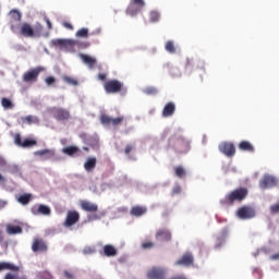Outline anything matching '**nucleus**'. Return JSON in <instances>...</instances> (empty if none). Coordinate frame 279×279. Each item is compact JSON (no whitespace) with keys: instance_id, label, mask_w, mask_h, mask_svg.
<instances>
[{"instance_id":"nucleus-1","label":"nucleus","mask_w":279,"mask_h":279,"mask_svg":"<svg viewBox=\"0 0 279 279\" xmlns=\"http://www.w3.org/2000/svg\"><path fill=\"white\" fill-rule=\"evenodd\" d=\"M248 191L246 187H239L230 192L220 201L222 206H233L234 202H243L247 197Z\"/></svg>"},{"instance_id":"nucleus-2","label":"nucleus","mask_w":279,"mask_h":279,"mask_svg":"<svg viewBox=\"0 0 279 279\" xmlns=\"http://www.w3.org/2000/svg\"><path fill=\"white\" fill-rule=\"evenodd\" d=\"M169 145H172L174 149H178L181 153L189 151L190 143L189 140L174 135L169 140Z\"/></svg>"},{"instance_id":"nucleus-3","label":"nucleus","mask_w":279,"mask_h":279,"mask_svg":"<svg viewBox=\"0 0 279 279\" xmlns=\"http://www.w3.org/2000/svg\"><path fill=\"white\" fill-rule=\"evenodd\" d=\"M104 89L109 95H116L117 93H121V90H123V83L119 80H110L105 82Z\"/></svg>"},{"instance_id":"nucleus-4","label":"nucleus","mask_w":279,"mask_h":279,"mask_svg":"<svg viewBox=\"0 0 279 279\" xmlns=\"http://www.w3.org/2000/svg\"><path fill=\"white\" fill-rule=\"evenodd\" d=\"M50 113L57 121H69L71 119V112L64 108L52 107Z\"/></svg>"},{"instance_id":"nucleus-5","label":"nucleus","mask_w":279,"mask_h":279,"mask_svg":"<svg viewBox=\"0 0 279 279\" xmlns=\"http://www.w3.org/2000/svg\"><path fill=\"white\" fill-rule=\"evenodd\" d=\"M145 8V0H131L130 5L126 8L129 16H136Z\"/></svg>"},{"instance_id":"nucleus-6","label":"nucleus","mask_w":279,"mask_h":279,"mask_svg":"<svg viewBox=\"0 0 279 279\" xmlns=\"http://www.w3.org/2000/svg\"><path fill=\"white\" fill-rule=\"evenodd\" d=\"M278 184V179L271 174H265L260 180H259V189L263 191L267 189H274V186H277Z\"/></svg>"},{"instance_id":"nucleus-7","label":"nucleus","mask_w":279,"mask_h":279,"mask_svg":"<svg viewBox=\"0 0 279 279\" xmlns=\"http://www.w3.org/2000/svg\"><path fill=\"white\" fill-rule=\"evenodd\" d=\"M125 121V118L118 117V118H111L106 113H102L100 116V123L101 125H112V128H117L118 125H121Z\"/></svg>"},{"instance_id":"nucleus-8","label":"nucleus","mask_w":279,"mask_h":279,"mask_svg":"<svg viewBox=\"0 0 279 279\" xmlns=\"http://www.w3.org/2000/svg\"><path fill=\"white\" fill-rule=\"evenodd\" d=\"M236 216L239 219L247 220V219H254L256 217V210L250 206H243L238 209Z\"/></svg>"},{"instance_id":"nucleus-9","label":"nucleus","mask_w":279,"mask_h":279,"mask_svg":"<svg viewBox=\"0 0 279 279\" xmlns=\"http://www.w3.org/2000/svg\"><path fill=\"white\" fill-rule=\"evenodd\" d=\"M219 151L221 154H225V156H228V158H232L236 154V148L234 147V144L230 142H223L218 146Z\"/></svg>"},{"instance_id":"nucleus-10","label":"nucleus","mask_w":279,"mask_h":279,"mask_svg":"<svg viewBox=\"0 0 279 279\" xmlns=\"http://www.w3.org/2000/svg\"><path fill=\"white\" fill-rule=\"evenodd\" d=\"M77 221H80V213H77L75 210L68 211L65 221L63 222V226H64V228H71V227L75 226V223H77Z\"/></svg>"},{"instance_id":"nucleus-11","label":"nucleus","mask_w":279,"mask_h":279,"mask_svg":"<svg viewBox=\"0 0 279 279\" xmlns=\"http://www.w3.org/2000/svg\"><path fill=\"white\" fill-rule=\"evenodd\" d=\"M31 213L33 215H44V217H49L51 215V208L47 205H35L32 207Z\"/></svg>"},{"instance_id":"nucleus-12","label":"nucleus","mask_w":279,"mask_h":279,"mask_svg":"<svg viewBox=\"0 0 279 279\" xmlns=\"http://www.w3.org/2000/svg\"><path fill=\"white\" fill-rule=\"evenodd\" d=\"M49 250V246H47V242H45V240L40 239V238H36L33 241L32 244V251L33 252H47Z\"/></svg>"},{"instance_id":"nucleus-13","label":"nucleus","mask_w":279,"mask_h":279,"mask_svg":"<svg viewBox=\"0 0 279 279\" xmlns=\"http://www.w3.org/2000/svg\"><path fill=\"white\" fill-rule=\"evenodd\" d=\"M167 270L165 268H153L147 272L148 279H165Z\"/></svg>"},{"instance_id":"nucleus-14","label":"nucleus","mask_w":279,"mask_h":279,"mask_svg":"<svg viewBox=\"0 0 279 279\" xmlns=\"http://www.w3.org/2000/svg\"><path fill=\"white\" fill-rule=\"evenodd\" d=\"M35 156H39L40 158H44V160H51V158L56 157V150L54 149H41V150H36Z\"/></svg>"},{"instance_id":"nucleus-15","label":"nucleus","mask_w":279,"mask_h":279,"mask_svg":"<svg viewBox=\"0 0 279 279\" xmlns=\"http://www.w3.org/2000/svg\"><path fill=\"white\" fill-rule=\"evenodd\" d=\"M193 263H194L193 254L185 253L182 255V257L179 260L175 262V265H182L183 267H191Z\"/></svg>"},{"instance_id":"nucleus-16","label":"nucleus","mask_w":279,"mask_h":279,"mask_svg":"<svg viewBox=\"0 0 279 279\" xmlns=\"http://www.w3.org/2000/svg\"><path fill=\"white\" fill-rule=\"evenodd\" d=\"M20 34L25 38H34V27L29 23H23L21 25Z\"/></svg>"},{"instance_id":"nucleus-17","label":"nucleus","mask_w":279,"mask_h":279,"mask_svg":"<svg viewBox=\"0 0 279 279\" xmlns=\"http://www.w3.org/2000/svg\"><path fill=\"white\" fill-rule=\"evenodd\" d=\"M34 32V38H38L43 36L44 38H49V32H45V26L40 23H36L35 26L33 27Z\"/></svg>"},{"instance_id":"nucleus-18","label":"nucleus","mask_w":279,"mask_h":279,"mask_svg":"<svg viewBox=\"0 0 279 279\" xmlns=\"http://www.w3.org/2000/svg\"><path fill=\"white\" fill-rule=\"evenodd\" d=\"M40 74V70L33 69L23 75V82H36L38 80V75Z\"/></svg>"},{"instance_id":"nucleus-19","label":"nucleus","mask_w":279,"mask_h":279,"mask_svg":"<svg viewBox=\"0 0 279 279\" xmlns=\"http://www.w3.org/2000/svg\"><path fill=\"white\" fill-rule=\"evenodd\" d=\"M81 208L82 210H85V213H97L99 210V206H97V204L88 201L81 202Z\"/></svg>"},{"instance_id":"nucleus-20","label":"nucleus","mask_w":279,"mask_h":279,"mask_svg":"<svg viewBox=\"0 0 279 279\" xmlns=\"http://www.w3.org/2000/svg\"><path fill=\"white\" fill-rule=\"evenodd\" d=\"M173 114H175V104L174 102L166 104L162 110V117L167 119L169 117H173Z\"/></svg>"},{"instance_id":"nucleus-21","label":"nucleus","mask_w":279,"mask_h":279,"mask_svg":"<svg viewBox=\"0 0 279 279\" xmlns=\"http://www.w3.org/2000/svg\"><path fill=\"white\" fill-rule=\"evenodd\" d=\"M21 268L9 262H0V271H20Z\"/></svg>"},{"instance_id":"nucleus-22","label":"nucleus","mask_w":279,"mask_h":279,"mask_svg":"<svg viewBox=\"0 0 279 279\" xmlns=\"http://www.w3.org/2000/svg\"><path fill=\"white\" fill-rule=\"evenodd\" d=\"M52 47H65L69 48L71 45H74L73 39H52L51 40Z\"/></svg>"},{"instance_id":"nucleus-23","label":"nucleus","mask_w":279,"mask_h":279,"mask_svg":"<svg viewBox=\"0 0 279 279\" xmlns=\"http://www.w3.org/2000/svg\"><path fill=\"white\" fill-rule=\"evenodd\" d=\"M81 60L88 66V69H95V64H97V59L88 56V54H80Z\"/></svg>"},{"instance_id":"nucleus-24","label":"nucleus","mask_w":279,"mask_h":279,"mask_svg":"<svg viewBox=\"0 0 279 279\" xmlns=\"http://www.w3.org/2000/svg\"><path fill=\"white\" fill-rule=\"evenodd\" d=\"M156 239H162V241H171V231L167 229H159L156 232Z\"/></svg>"},{"instance_id":"nucleus-25","label":"nucleus","mask_w":279,"mask_h":279,"mask_svg":"<svg viewBox=\"0 0 279 279\" xmlns=\"http://www.w3.org/2000/svg\"><path fill=\"white\" fill-rule=\"evenodd\" d=\"M147 213V207L143 206H134L131 208V215L132 217H143Z\"/></svg>"},{"instance_id":"nucleus-26","label":"nucleus","mask_w":279,"mask_h":279,"mask_svg":"<svg viewBox=\"0 0 279 279\" xmlns=\"http://www.w3.org/2000/svg\"><path fill=\"white\" fill-rule=\"evenodd\" d=\"M97 167V158L95 157H89L87 158V160L84 163V169L85 171H93V169H95Z\"/></svg>"},{"instance_id":"nucleus-27","label":"nucleus","mask_w":279,"mask_h":279,"mask_svg":"<svg viewBox=\"0 0 279 279\" xmlns=\"http://www.w3.org/2000/svg\"><path fill=\"white\" fill-rule=\"evenodd\" d=\"M239 149H241V151H250L251 154H254L255 151L254 145H252V143H250L248 141L240 142Z\"/></svg>"},{"instance_id":"nucleus-28","label":"nucleus","mask_w":279,"mask_h":279,"mask_svg":"<svg viewBox=\"0 0 279 279\" xmlns=\"http://www.w3.org/2000/svg\"><path fill=\"white\" fill-rule=\"evenodd\" d=\"M104 255L108 257L117 256V248L111 244H106L102 248Z\"/></svg>"},{"instance_id":"nucleus-29","label":"nucleus","mask_w":279,"mask_h":279,"mask_svg":"<svg viewBox=\"0 0 279 279\" xmlns=\"http://www.w3.org/2000/svg\"><path fill=\"white\" fill-rule=\"evenodd\" d=\"M23 232V228L21 226L7 225V234H21Z\"/></svg>"},{"instance_id":"nucleus-30","label":"nucleus","mask_w":279,"mask_h":279,"mask_svg":"<svg viewBox=\"0 0 279 279\" xmlns=\"http://www.w3.org/2000/svg\"><path fill=\"white\" fill-rule=\"evenodd\" d=\"M80 151V148L77 146H68L62 148V153L66 156H74V154H77Z\"/></svg>"},{"instance_id":"nucleus-31","label":"nucleus","mask_w":279,"mask_h":279,"mask_svg":"<svg viewBox=\"0 0 279 279\" xmlns=\"http://www.w3.org/2000/svg\"><path fill=\"white\" fill-rule=\"evenodd\" d=\"M17 202L23 206H27L32 202V194H22L19 196Z\"/></svg>"},{"instance_id":"nucleus-32","label":"nucleus","mask_w":279,"mask_h":279,"mask_svg":"<svg viewBox=\"0 0 279 279\" xmlns=\"http://www.w3.org/2000/svg\"><path fill=\"white\" fill-rule=\"evenodd\" d=\"M1 106L2 108H4V110H12V108H14V104L12 102V100L5 97L1 99Z\"/></svg>"},{"instance_id":"nucleus-33","label":"nucleus","mask_w":279,"mask_h":279,"mask_svg":"<svg viewBox=\"0 0 279 279\" xmlns=\"http://www.w3.org/2000/svg\"><path fill=\"white\" fill-rule=\"evenodd\" d=\"M40 120H38V118L34 117V116H26L25 118H23V123H26L27 125H32L34 123H39Z\"/></svg>"},{"instance_id":"nucleus-34","label":"nucleus","mask_w":279,"mask_h":279,"mask_svg":"<svg viewBox=\"0 0 279 279\" xmlns=\"http://www.w3.org/2000/svg\"><path fill=\"white\" fill-rule=\"evenodd\" d=\"M74 44L70 45V47H78V49H86L90 46L89 43H84L80 40H73Z\"/></svg>"},{"instance_id":"nucleus-35","label":"nucleus","mask_w":279,"mask_h":279,"mask_svg":"<svg viewBox=\"0 0 279 279\" xmlns=\"http://www.w3.org/2000/svg\"><path fill=\"white\" fill-rule=\"evenodd\" d=\"M174 173L177 178H184L186 175V170L182 166H178L174 168Z\"/></svg>"},{"instance_id":"nucleus-36","label":"nucleus","mask_w":279,"mask_h":279,"mask_svg":"<svg viewBox=\"0 0 279 279\" xmlns=\"http://www.w3.org/2000/svg\"><path fill=\"white\" fill-rule=\"evenodd\" d=\"M165 48L168 53H175V44L172 40H168Z\"/></svg>"},{"instance_id":"nucleus-37","label":"nucleus","mask_w":279,"mask_h":279,"mask_svg":"<svg viewBox=\"0 0 279 279\" xmlns=\"http://www.w3.org/2000/svg\"><path fill=\"white\" fill-rule=\"evenodd\" d=\"M150 23H158L160 21V13L157 11H151L149 13Z\"/></svg>"},{"instance_id":"nucleus-38","label":"nucleus","mask_w":279,"mask_h":279,"mask_svg":"<svg viewBox=\"0 0 279 279\" xmlns=\"http://www.w3.org/2000/svg\"><path fill=\"white\" fill-rule=\"evenodd\" d=\"M76 38H88V28H81L75 34Z\"/></svg>"},{"instance_id":"nucleus-39","label":"nucleus","mask_w":279,"mask_h":279,"mask_svg":"<svg viewBox=\"0 0 279 279\" xmlns=\"http://www.w3.org/2000/svg\"><path fill=\"white\" fill-rule=\"evenodd\" d=\"M63 82H65V84H69L70 86H77V80H75L74 77L71 76H63L62 77Z\"/></svg>"},{"instance_id":"nucleus-40","label":"nucleus","mask_w":279,"mask_h":279,"mask_svg":"<svg viewBox=\"0 0 279 279\" xmlns=\"http://www.w3.org/2000/svg\"><path fill=\"white\" fill-rule=\"evenodd\" d=\"M143 93L145 95H158V88L154 87V86H149L144 88Z\"/></svg>"},{"instance_id":"nucleus-41","label":"nucleus","mask_w":279,"mask_h":279,"mask_svg":"<svg viewBox=\"0 0 279 279\" xmlns=\"http://www.w3.org/2000/svg\"><path fill=\"white\" fill-rule=\"evenodd\" d=\"M3 279H27L25 276H19L16 272H8Z\"/></svg>"},{"instance_id":"nucleus-42","label":"nucleus","mask_w":279,"mask_h":279,"mask_svg":"<svg viewBox=\"0 0 279 279\" xmlns=\"http://www.w3.org/2000/svg\"><path fill=\"white\" fill-rule=\"evenodd\" d=\"M37 278L38 279H53V276L51 275V272L44 270L38 274Z\"/></svg>"},{"instance_id":"nucleus-43","label":"nucleus","mask_w":279,"mask_h":279,"mask_svg":"<svg viewBox=\"0 0 279 279\" xmlns=\"http://www.w3.org/2000/svg\"><path fill=\"white\" fill-rule=\"evenodd\" d=\"M10 16L13 19V21H21V12H19L16 9L11 10Z\"/></svg>"},{"instance_id":"nucleus-44","label":"nucleus","mask_w":279,"mask_h":279,"mask_svg":"<svg viewBox=\"0 0 279 279\" xmlns=\"http://www.w3.org/2000/svg\"><path fill=\"white\" fill-rule=\"evenodd\" d=\"M34 145H37V142L29 138L24 140L22 143V147H34Z\"/></svg>"},{"instance_id":"nucleus-45","label":"nucleus","mask_w":279,"mask_h":279,"mask_svg":"<svg viewBox=\"0 0 279 279\" xmlns=\"http://www.w3.org/2000/svg\"><path fill=\"white\" fill-rule=\"evenodd\" d=\"M153 247H156V243L151 241L142 243V250H153Z\"/></svg>"},{"instance_id":"nucleus-46","label":"nucleus","mask_w":279,"mask_h":279,"mask_svg":"<svg viewBox=\"0 0 279 279\" xmlns=\"http://www.w3.org/2000/svg\"><path fill=\"white\" fill-rule=\"evenodd\" d=\"M95 247L93 246H86L84 250H83V254L88 255V254H95Z\"/></svg>"},{"instance_id":"nucleus-47","label":"nucleus","mask_w":279,"mask_h":279,"mask_svg":"<svg viewBox=\"0 0 279 279\" xmlns=\"http://www.w3.org/2000/svg\"><path fill=\"white\" fill-rule=\"evenodd\" d=\"M270 213L272 215H278V213H279V203L270 206Z\"/></svg>"},{"instance_id":"nucleus-48","label":"nucleus","mask_w":279,"mask_h":279,"mask_svg":"<svg viewBox=\"0 0 279 279\" xmlns=\"http://www.w3.org/2000/svg\"><path fill=\"white\" fill-rule=\"evenodd\" d=\"M45 82H46L47 86H51L52 84H56V77L48 76V77H46Z\"/></svg>"},{"instance_id":"nucleus-49","label":"nucleus","mask_w":279,"mask_h":279,"mask_svg":"<svg viewBox=\"0 0 279 279\" xmlns=\"http://www.w3.org/2000/svg\"><path fill=\"white\" fill-rule=\"evenodd\" d=\"M132 149H134V146L132 144H128L124 148V154L126 156H130V154L132 153Z\"/></svg>"},{"instance_id":"nucleus-50","label":"nucleus","mask_w":279,"mask_h":279,"mask_svg":"<svg viewBox=\"0 0 279 279\" xmlns=\"http://www.w3.org/2000/svg\"><path fill=\"white\" fill-rule=\"evenodd\" d=\"M14 141H15V145H19L20 147H23V140L21 138L20 134L15 135Z\"/></svg>"},{"instance_id":"nucleus-51","label":"nucleus","mask_w":279,"mask_h":279,"mask_svg":"<svg viewBox=\"0 0 279 279\" xmlns=\"http://www.w3.org/2000/svg\"><path fill=\"white\" fill-rule=\"evenodd\" d=\"M63 276L66 279H75V275H73V272L69 271V270H64L63 271Z\"/></svg>"},{"instance_id":"nucleus-52","label":"nucleus","mask_w":279,"mask_h":279,"mask_svg":"<svg viewBox=\"0 0 279 279\" xmlns=\"http://www.w3.org/2000/svg\"><path fill=\"white\" fill-rule=\"evenodd\" d=\"M180 193H182V187H180V185H175L172 189V195H180Z\"/></svg>"},{"instance_id":"nucleus-53","label":"nucleus","mask_w":279,"mask_h":279,"mask_svg":"<svg viewBox=\"0 0 279 279\" xmlns=\"http://www.w3.org/2000/svg\"><path fill=\"white\" fill-rule=\"evenodd\" d=\"M44 21L46 22V25L49 31L53 29V25L51 24V21L49 20V17H44Z\"/></svg>"},{"instance_id":"nucleus-54","label":"nucleus","mask_w":279,"mask_h":279,"mask_svg":"<svg viewBox=\"0 0 279 279\" xmlns=\"http://www.w3.org/2000/svg\"><path fill=\"white\" fill-rule=\"evenodd\" d=\"M62 25H63V27H65V29H73V24H71L69 22H63Z\"/></svg>"},{"instance_id":"nucleus-55","label":"nucleus","mask_w":279,"mask_h":279,"mask_svg":"<svg viewBox=\"0 0 279 279\" xmlns=\"http://www.w3.org/2000/svg\"><path fill=\"white\" fill-rule=\"evenodd\" d=\"M191 66H193V61L187 59L185 63V69H191Z\"/></svg>"},{"instance_id":"nucleus-56","label":"nucleus","mask_w":279,"mask_h":279,"mask_svg":"<svg viewBox=\"0 0 279 279\" xmlns=\"http://www.w3.org/2000/svg\"><path fill=\"white\" fill-rule=\"evenodd\" d=\"M98 80H100L101 82H106V74L99 73L98 74Z\"/></svg>"},{"instance_id":"nucleus-57","label":"nucleus","mask_w":279,"mask_h":279,"mask_svg":"<svg viewBox=\"0 0 279 279\" xmlns=\"http://www.w3.org/2000/svg\"><path fill=\"white\" fill-rule=\"evenodd\" d=\"M271 260H279V253H276L270 256Z\"/></svg>"},{"instance_id":"nucleus-58","label":"nucleus","mask_w":279,"mask_h":279,"mask_svg":"<svg viewBox=\"0 0 279 279\" xmlns=\"http://www.w3.org/2000/svg\"><path fill=\"white\" fill-rule=\"evenodd\" d=\"M0 243H3V231L0 230Z\"/></svg>"},{"instance_id":"nucleus-59","label":"nucleus","mask_w":279,"mask_h":279,"mask_svg":"<svg viewBox=\"0 0 279 279\" xmlns=\"http://www.w3.org/2000/svg\"><path fill=\"white\" fill-rule=\"evenodd\" d=\"M0 165H5V159H3V157H0Z\"/></svg>"},{"instance_id":"nucleus-60","label":"nucleus","mask_w":279,"mask_h":279,"mask_svg":"<svg viewBox=\"0 0 279 279\" xmlns=\"http://www.w3.org/2000/svg\"><path fill=\"white\" fill-rule=\"evenodd\" d=\"M0 182H5V178H3V175L0 174Z\"/></svg>"},{"instance_id":"nucleus-61","label":"nucleus","mask_w":279,"mask_h":279,"mask_svg":"<svg viewBox=\"0 0 279 279\" xmlns=\"http://www.w3.org/2000/svg\"><path fill=\"white\" fill-rule=\"evenodd\" d=\"M8 246H9V243H8V242H4V247H5V250H8Z\"/></svg>"},{"instance_id":"nucleus-62","label":"nucleus","mask_w":279,"mask_h":279,"mask_svg":"<svg viewBox=\"0 0 279 279\" xmlns=\"http://www.w3.org/2000/svg\"><path fill=\"white\" fill-rule=\"evenodd\" d=\"M84 149H85V151H88V148L85 147Z\"/></svg>"},{"instance_id":"nucleus-63","label":"nucleus","mask_w":279,"mask_h":279,"mask_svg":"<svg viewBox=\"0 0 279 279\" xmlns=\"http://www.w3.org/2000/svg\"><path fill=\"white\" fill-rule=\"evenodd\" d=\"M3 206L1 205V202H0V209L2 208Z\"/></svg>"}]
</instances>
